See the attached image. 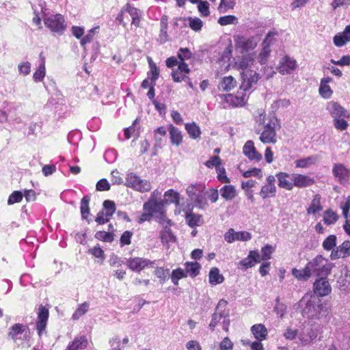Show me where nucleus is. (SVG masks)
Wrapping results in <instances>:
<instances>
[{
	"mask_svg": "<svg viewBox=\"0 0 350 350\" xmlns=\"http://www.w3.org/2000/svg\"><path fill=\"white\" fill-rule=\"evenodd\" d=\"M256 124L262 127L260 140L263 144H275L277 142L276 131L280 128L278 118L273 115L267 116L264 111L258 112L256 116Z\"/></svg>",
	"mask_w": 350,
	"mask_h": 350,
	"instance_id": "obj_1",
	"label": "nucleus"
},
{
	"mask_svg": "<svg viewBox=\"0 0 350 350\" xmlns=\"http://www.w3.org/2000/svg\"><path fill=\"white\" fill-rule=\"evenodd\" d=\"M254 62V59L252 54L238 57L235 61L236 66L243 70L241 89L244 91L249 90L260 79L259 74L248 69L252 67Z\"/></svg>",
	"mask_w": 350,
	"mask_h": 350,
	"instance_id": "obj_2",
	"label": "nucleus"
},
{
	"mask_svg": "<svg viewBox=\"0 0 350 350\" xmlns=\"http://www.w3.org/2000/svg\"><path fill=\"white\" fill-rule=\"evenodd\" d=\"M302 309V315L310 319H319L326 315L324 305L320 300L302 298L299 302Z\"/></svg>",
	"mask_w": 350,
	"mask_h": 350,
	"instance_id": "obj_3",
	"label": "nucleus"
},
{
	"mask_svg": "<svg viewBox=\"0 0 350 350\" xmlns=\"http://www.w3.org/2000/svg\"><path fill=\"white\" fill-rule=\"evenodd\" d=\"M43 22L46 28L58 35H62L67 27L65 18L61 14H45Z\"/></svg>",
	"mask_w": 350,
	"mask_h": 350,
	"instance_id": "obj_4",
	"label": "nucleus"
},
{
	"mask_svg": "<svg viewBox=\"0 0 350 350\" xmlns=\"http://www.w3.org/2000/svg\"><path fill=\"white\" fill-rule=\"evenodd\" d=\"M243 90L239 89L236 95L220 94L218 95L224 108L243 106L246 103L247 96Z\"/></svg>",
	"mask_w": 350,
	"mask_h": 350,
	"instance_id": "obj_5",
	"label": "nucleus"
},
{
	"mask_svg": "<svg viewBox=\"0 0 350 350\" xmlns=\"http://www.w3.org/2000/svg\"><path fill=\"white\" fill-rule=\"evenodd\" d=\"M312 274L321 278L326 277L331 271L333 265L328 262L322 256H317L308 263Z\"/></svg>",
	"mask_w": 350,
	"mask_h": 350,
	"instance_id": "obj_6",
	"label": "nucleus"
},
{
	"mask_svg": "<svg viewBox=\"0 0 350 350\" xmlns=\"http://www.w3.org/2000/svg\"><path fill=\"white\" fill-rule=\"evenodd\" d=\"M125 185L142 193L148 192L152 188L150 181L141 179L139 176L133 172L126 174Z\"/></svg>",
	"mask_w": 350,
	"mask_h": 350,
	"instance_id": "obj_7",
	"label": "nucleus"
},
{
	"mask_svg": "<svg viewBox=\"0 0 350 350\" xmlns=\"http://www.w3.org/2000/svg\"><path fill=\"white\" fill-rule=\"evenodd\" d=\"M126 265L133 271L139 273L147 267H152L154 265V261L147 258L134 257L127 259Z\"/></svg>",
	"mask_w": 350,
	"mask_h": 350,
	"instance_id": "obj_8",
	"label": "nucleus"
},
{
	"mask_svg": "<svg viewBox=\"0 0 350 350\" xmlns=\"http://www.w3.org/2000/svg\"><path fill=\"white\" fill-rule=\"evenodd\" d=\"M224 240L228 243L236 241H247L252 239V234L247 231L236 232L233 228H230L224 235Z\"/></svg>",
	"mask_w": 350,
	"mask_h": 350,
	"instance_id": "obj_9",
	"label": "nucleus"
},
{
	"mask_svg": "<svg viewBox=\"0 0 350 350\" xmlns=\"http://www.w3.org/2000/svg\"><path fill=\"white\" fill-rule=\"evenodd\" d=\"M332 173L342 185L347 184L350 180V170L344 164H334L332 168Z\"/></svg>",
	"mask_w": 350,
	"mask_h": 350,
	"instance_id": "obj_10",
	"label": "nucleus"
},
{
	"mask_svg": "<svg viewBox=\"0 0 350 350\" xmlns=\"http://www.w3.org/2000/svg\"><path fill=\"white\" fill-rule=\"evenodd\" d=\"M296 68V61L288 56H284L280 60L277 70L282 75H289L291 74Z\"/></svg>",
	"mask_w": 350,
	"mask_h": 350,
	"instance_id": "obj_11",
	"label": "nucleus"
},
{
	"mask_svg": "<svg viewBox=\"0 0 350 350\" xmlns=\"http://www.w3.org/2000/svg\"><path fill=\"white\" fill-rule=\"evenodd\" d=\"M292 180L293 189L294 187L300 189L308 187L314 185L315 183L314 178L310 176L298 173H293Z\"/></svg>",
	"mask_w": 350,
	"mask_h": 350,
	"instance_id": "obj_12",
	"label": "nucleus"
},
{
	"mask_svg": "<svg viewBox=\"0 0 350 350\" xmlns=\"http://www.w3.org/2000/svg\"><path fill=\"white\" fill-rule=\"evenodd\" d=\"M275 182V177L273 175H269L267 178L266 183L262 187L260 191V195L263 199L275 196L276 192Z\"/></svg>",
	"mask_w": 350,
	"mask_h": 350,
	"instance_id": "obj_13",
	"label": "nucleus"
},
{
	"mask_svg": "<svg viewBox=\"0 0 350 350\" xmlns=\"http://www.w3.org/2000/svg\"><path fill=\"white\" fill-rule=\"evenodd\" d=\"M243 152L248 159L256 162H259L262 158V154L257 151L252 140L245 142L243 147Z\"/></svg>",
	"mask_w": 350,
	"mask_h": 350,
	"instance_id": "obj_14",
	"label": "nucleus"
},
{
	"mask_svg": "<svg viewBox=\"0 0 350 350\" xmlns=\"http://www.w3.org/2000/svg\"><path fill=\"white\" fill-rule=\"evenodd\" d=\"M49 310L44 307L43 306H40L38 312V321L36 323V329L38 330V334L40 336H41L42 332L45 330L47 321L49 319Z\"/></svg>",
	"mask_w": 350,
	"mask_h": 350,
	"instance_id": "obj_15",
	"label": "nucleus"
},
{
	"mask_svg": "<svg viewBox=\"0 0 350 350\" xmlns=\"http://www.w3.org/2000/svg\"><path fill=\"white\" fill-rule=\"evenodd\" d=\"M326 109L334 119L338 118H348V112L337 102L330 101L327 104Z\"/></svg>",
	"mask_w": 350,
	"mask_h": 350,
	"instance_id": "obj_16",
	"label": "nucleus"
},
{
	"mask_svg": "<svg viewBox=\"0 0 350 350\" xmlns=\"http://www.w3.org/2000/svg\"><path fill=\"white\" fill-rule=\"evenodd\" d=\"M332 288L325 277H322L314 283V292L318 296L324 297L331 293Z\"/></svg>",
	"mask_w": 350,
	"mask_h": 350,
	"instance_id": "obj_17",
	"label": "nucleus"
},
{
	"mask_svg": "<svg viewBox=\"0 0 350 350\" xmlns=\"http://www.w3.org/2000/svg\"><path fill=\"white\" fill-rule=\"evenodd\" d=\"M350 256V241H345L342 244L336 246L334 250L330 254L332 260L344 258Z\"/></svg>",
	"mask_w": 350,
	"mask_h": 350,
	"instance_id": "obj_18",
	"label": "nucleus"
},
{
	"mask_svg": "<svg viewBox=\"0 0 350 350\" xmlns=\"http://www.w3.org/2000/svg\"><path fill=\"white\" fill-rule=\"evenodd\" d=\"M260 254L258 251H250L248 256L239 262V267L245 271L248 268L252 267L255 263L260 262Z\"/></svg>",
	"mask_w": 350,
	"mask_h": 350,
	"instance_id": "obj_19",
	"label": "nucleus"
},
{
	"mask_svg": "<svg viewBox=\"0 0 350 350\" xmlns=\"http://www.w3.org/2000/svg\"><path fill=\"white\" fill-rule=\"evenodd\" d=\"M274 176L278 179V185L279 187L287 191L293 190V173L288 174L287 172H280Z\"/></svg>",
	"mask_w": 350,
	"mask_h": 350,
	"instance_id": "obj_20",
	"label": "nucleus"
},
{
	"mask_svg": "<svg viewBox=\"0 0 350 350\" xmlns=\"http://www.w3.org/2000/svg\"><path fill=\"white\" fill-rule=\"evenodd\" d=\"M227 302L224 300H220L216 308V312L212 315L211 321L209 323L210 329L213 331L224 317V308L226 306Z\"/></svg>",
	"mask_w": 350,
	"mask_h": 350,
	"instance_id": "obj_21",
	"label": "nucleus"
},
{
	"mask_svg": "<svg viewBox=\"0 0 350 350\" xmlns=\"http://www.w3.org/2000/svg\"><path fill=\"white\" fill-rule=\"evenodd\" d=\"M317 337V332L313 328L304 329L298 336L300 344L304 346L309 345Z\"/></svg>",
	"mask_w": 350,
	"mask_h": 350,
	"instance_id": "obj_22",
	"label": "nucleus"
},
{
	"mask_svg": "<svg viewBox=\"0 0 350 350\" xmlns=\"http://www.w3.org/2000/svg\"><path fill=\"white\" fill-rule=\"evenodd\" d=\"M236 44L237 46L247 51L254 49L257 45V42L254 37L246 38L239 36L236 39Z\"/></svg>",
	"mask_w": 350,
	"mask_h": 350,
	"instance_id": "obj_23",
	"label": "nucleus"
},
{
	"mask_svg": "<svg viewBox=\"0 0 350 350\" xmlns=\"http://www.w3.org/2000/svg\"><path fill=\"white\" fill-rule=\"evenodd\" d=\"M165 206V200H161L157 201L153 199L149 200L144 204V209L145 211L150 213L152 215L155 213L161 211L163 207Z\"/></svg>",
	"mask_w": 350,
	"mask_h": 350,
	"instance_id": "obj_24",
	"label": "nucleus"
},
{
	"mask_svg": "<svg viewBox=\"0 0 350 350\" xmlns=\"http://www.w3.org/2000/svg\"><path fill=\"white\" fill-rule=\"evenodd\" d=\"M322 210L321 196L319 194H316L313 196L310 205L307 208V213L308 215H315Z\"/></svg>",
	"mask_w": 350,
	"mask_h": 350,
	"instance_id": "obj_25",
	"label": "nucleus"
},
{
	"mask_svg": "<svg viewBox=\"0 0 350 350\" xmlns=\"http://www.w3.org/2000/svg\"><path fill=\"white\" fill-rule=\"evenodd\" d=\"M332 81V79L330 77L323 78L321 80L319 91L320 95L324 98H329L332 95L333 92L328 85Z\"/></svg>",
	"mask_w": 350,
	"mask_h": 350,
	"instance_id": "obj_26",
	"label": "nucleus"
},
{
	"mask_svg": "<svg viewBox=\"0 0 350 350\" xmlns=\"http://www.w3.org/2000/svg\"><path fill=\"white\" fill-rule=\"evenodd\" d=\"M237 86V81L232 76L224 77L218 85L219 90L228 92Z\"/></svg>",
	"mask_w": 350,
	"mask_h": 350,
	"instance_id": "obj_27",
	"label": "nucleus"
},
{
	"mask_svg": "<svg viewBox=\"0 0 350 350\" xmlns=\"http://www.w3.org/2000/svg\"><path fill=\"white\" fill-rule=\"evenodd\" d=\"M251 331L255 338L258 340H263L267 336V329L262 324H256L251 327Z\"/></svg>",
	"mask_w": 350,
	"mask_h": 350,
	"instance_id": "obj_28",
	"label": "nucleus"
},
{
	"mask_svg": "<svg viewBox=\"0 0 350 350\" xmlns=\"http://www.w3.org/2000/svg\"><path fill=\"white\" fill-rule=\"evenodd\" d=\"M160 237L163 245L169 246L170 243L176 241V237L169 227H164L160 232Z\"/></svg>",
	"mask_w": 350,
	"mask_h": 350,
	"instance_id": "obj_29",
	"label": "nucleus"
},
{
	"mask_svg": "<svg viewBox=\"0 0 350 350\" xmlns=\"http://www.w3.org/2000/svg\"><path fill=\"white\" fill-rule=\"evenodd\" d=\"M204 189V186L202 184L196 183L189 185L187 189L186 192L188 197L191 199V200H193V199L200 193L203 192Z\"/></svg>",
	"mask_w": 350,
	"mask_h": 350,
	"instance_id": "obj_30",
	"label": "nucleus"
},
{
	"mask_svg": "<svg viewBox=\"0 0 350 350\" xmlns=\"http://www.w3.org/2000/svg\"><path fill=\"white\" fill-rule=\"evenodd\" d=\"M88 340L85 336H79L75 338L70 342L66 350H81L87 347Z\"/></svg>",
	"mask_w": 350,
	"mask_h": 350,
	"instance_id": "obj_31",
	"label": "nucleus"
},
{
	"mask_svg": "<svg viewBox=\"0 0 350 350\" xmlns=\"http://www.w3.org/2000/svg\"><path fill=\"white\" fill-rule=\"evenodd\" d=\"M292 274L295 278L299 280H307L312 275L308 264L302 269L293 268L292 269Z\"/></svg>",
	"mask_w": 350,
	"mask_h": 350,
	"instance_id": "obj_32",
	"label": "nucleus"
},
{
	"mask_svg": "<svg viewBox=\"0 0 350 350\" xmlns=\"http://www.w3.org/2000/svg\"><path fill=\"white\" fill-rule=\"evenodd\" d=\"M169 134L170 137L171 143L173 145L178 146L181 144L183 142V135L180 131L173 126H170L169 129Z\"/></svg>",
	"mask_w": 350,
	"mask_h": 350,
	"instance_id": "obj_33",
	"label": "nucleus"
},
{
	"mask_svg": "<svg viewBox=\"0 0 350 350\" xmlns=\"http://www.w3.org/2000/svg\"><path fill=\"white\" fill-rule=\"evenodd\" d=\"M219 192L221 196L226 200H232L237 194L235 187L231 185H224Z\"/></svg>",
	"mask_w": 350,
	"mask_h": 350,
	"instance_id": "obj_34",
	"label": "nucleus"
},
{
	"mask_svg": "<svg viewBox=\"0 0 350 350\" xmlns=\"http://www.w3.org/2000/svg\"><path fill=\"white\" fill-rule=\"evenodd\" d=\"M125 12H127L132 18V25L136 27L139 25L140 23V12L138 9L131 6L129 3H127L124 6Z\"/></svg>",
	"mask_w": 350,
	"mask_h": 350,
	"instance_id": "obj_35",
	"label": "nucleus"
},
{
	"mask_svg": "<svg viewBox=\"0 0 350 350\" xmlns=\"http://www.w3.org/2000/svg\"><path fill=\"white\" fill-rule=\"evenodd\" d=\"M185 126V130L191 138L196 139L200 137L202 133L201 129L196 122L186 123Z\"/></svg>",
	"mask_w": 350,
	"mask_h": 350,
	"instance_id": "obj_36",
	"label": "nucleus"
},
{
	"mask_svg": "<svg viewBox=\"0 0 350 350\" xmlns=\"http://www.w3.org/2000/svg\"><path fill=\"white\" fill-rule=\"evenodd\" d=\"M208 280L211 284L217 285L222 283L224 280V278L220 274L218 268L213 267L209 271Z\"/></svg>",
	"mask_w": 350,
	"mask_h": 350,
	"instance_id": "obj_37",
	"label": "nucleus"
},
{
	"mask_svg": "<svg viewBox=\"0 0 350 350\" xmlns=\"http://www.w3.org/2000/svg\"><path fill=\"white\" fill-rule=\"evenodd\" d=\"M317 161V157L316 156H310L296 160L295 161V165L297 168H306L314 165Z\"/></svg>",
	"mask_w": 350,
	"mask_h": 350,
	"instance_id": "obj_38",
	"label": "nucleus"
},
{
	"mask_svg": "<svg viewBox=\"0 0 350 350\" xmlns=\"http://www.w3.org/2000/svg\"><path fill=\"white\" fill-rule=\"evenodd\" d=\"M185 272H186L187 275L188 274L189 276L194 278L199 274L201 266L198 262H187L185 264Z\"/></svg>",
	"mask_w": 350,
	"mask_h": 350,
	"instance_id": "obj_39",
	"label": "nucleus"
},
{
	"mask_svg": "<svg viewBox=\"0 0 350 350\" xmlns=\"http://www.w3.org/2000/svg\"><path fill=\"white\" fill-rule=\"evenodd\" d=\"M338 214L332 209H327L323 213V221L325 224L329 226L335 224L338 219Z\"/></svg>",
	"mask_w": 350,
	"mask_h": 350,
	"instance_id": "obj_40",
	"label": "nucleus"
},
{
	"mask_svg": "<svg viewBox=\"0 0 350 350\" xmlns=\"http://www.w3.org/2000/svg\"><path fill=\"white\" fill-rule=\"evenodd\" d=\"M336 236L330 234L323 241L322 247L325 250L332 252L336 247Z\"/></svg>",
	"mask_w": 350,
	"mask_h": 350,
	"instance_id": "obj_41",
	"label": "nucleus"
},
{
	"mask_svg": "<svg viewBox=\"0 0 350 350\" xmlns=\"http://www.w3.org/2000/svg\"><path fill=\"white\" fill-rule=\"evenodd\" d=\"M90 304L88 301H85L78 306L75 312L72 314V318L73 320H78L82 316L88 312L89 310Z\"/></svg>",
	"mask_w": 350,
	"mask_h": 350,
	"instance_id": "obj_42",
	"label": "nucleus"
},
{
	"mask_svg": "<svg viewBox=\"0 0 350 350\" xmlns=\"http://www.w3.org/2000/svg\"><path fill=\"white\" fill-rule=\"evenodd\" d=\"M186 221L189 226L193 228L200 226L203 220L200 215L189 213L186 215Z\"/></svg>",
	"mask_w": 350,
	"mask_h": 350,
	"instance_id": "obj_43",
	"label": "nucleus"
},
{
	"mask_svg": "<svg viewBox=\"0 0 350 350\" xmlns=\"http://www.w3.org/2000/svg\"><path fill=\"white\" fill-rule=\"evenodd\" d=\"M165 205L167 203L179 204V193L173 189H169L164 193Z\"/></svg>",
	"mask_w": 350,
	"mask_h": 350,
	"instance_id": "obj_44",
	"label": "nucleus"
},
{
	"mask_svg": "<svg viewBox=\"0 0 350 350\" xmlns=\"http://www.w3.org/2000/svg\"><path fill=\"white\" fill-rule=\"evenodd\" d=\"M217 23L221 26L237 25L238 23V18L234 15H226L219 17L217 19Z\"/></svg>",
	"mask_w": 350,
	"mask_h": 350,
	"instance_id": "obj_45",
	"label": "nucleus"
},
{
	"mask_svg": "<svg viewBox=\"0 0 350 350\" xmlns=\"http://www.w3.org/2000/svg\"><path fill=\"white\" fill-rule=\"evenodd\" d=\"M99 27L96 26L88 31V33L81 39L80 43L84 46L88 43H90L94 36L98 33Z\"/></svg>",
	"mask_w": 350,
	"mask_h": 350,
	"instance_id": "obj_46",
	"label": "nucleus"
},
{
	"mask_svg": "<svg viewBox=\"0 0 350 350\" xmlns=\"http://www.w3.org/2000/svg\"><path fill=\"white\" fill-rule=\"evenodd\" d=\"M235 2L234 1L221 0L217 10L220 14H224L233 10Z\"/></svg>",
	"mask_w": 350,
	"mask_h": 350,
	"instance_id": "obj_47",
	"label": "nucleus"
},
{
	"mask_svg": "<svg viewBox=\"0 0 350 350\" xmlns=\"http://www.w3.org/2000/svg\"><path fill=\"white\" fill-rule=\"evenodd\" d=\"M187 21L188 25L192 30L199 31L202 29L203 22L200 18L198 17H188Z\"/></svg>",
	"mask_w": 350,
	"mask_h": 350,
	"instance_id": "obj_48",
	"label": "nucleus"
},
{
	"mask_svg": "<svg viewBox=\"0 0 350 350\" xmlns=\"http://www.w3.org/2000/svg\"><path fill=\"white\" fill-rule=\"evenodd\" d=\"M187 277V273L185 270H183L180 268H178L174 269L172 272L171 280L174 284L178 285V280Z\"/></svg>",
	"mask_w": 350,
	"mask_h": 350,
	"instance_id": "obj_49",
	"label": "nucleus"
},
{
	"mask_svg": "<svg viewBox=\"0 0 350 350\" xmlns=\"http://www.w3.org/2000/svg\"><path fill=\"white\" fill-rule=\"evenodd\" d=\"M46 75V67L43 64H39L33 75V81L36 83L41 82Z\"/></svg>",
	"mask_w": 350,
	"mask_h": 350,
	"instance_id": "obj_50",
	"label": "nucleus"
},
{
	"mask_svg": "<svg viewBox=\"0 0 350 350\" xmlns=\"http://www.w3.org/2000/svg\"><path fill=\"white\" fill-rule=\"evenodd\" d=\"M275 251V247L271 245H266L261 249V257L260 256V260H267L271 257V254Z\"/></svg>",
	"mask_w": 350,
	"mask_h": 350,
	"instance_id": "obj_51",
	"label": "nucleus"
},
{
	"mask_svg": "<svg viewBox=\"0 0 350 350\" xmlns=\"http://www.w3.org/2000/svg\"><path fill=\"white\" fill-rule=\"evenodd\" d=\"M90 198L88 196H85L82 198L81 201V217L84 219L87 218L88 215L90 213V208H89V202H90Z\"/></svg>",
	"mask_w": 350,
	"mask_h": 350,
	"instance_id": "obj_52",
	"label": "nucleus"
},
{
	"mask_svg": "<svg viewBox=\"0 0 350 350\" xmlns=\"http://www.w3.org/2000/svg\"><path fill=\"white\" fill-rule=\"evenodd\" d=\"M263 44V48L258 55V59L260 64H264L267 62L271 52L269 46L265 44V42H264Z\"/></svg>",
	"mask_w": 350,
	"mask_h": 350,
	"instance_id": "obj_53",
	"label": "nucleus"
},
{
	"mask_svg": "<svg viewBox=\"0 0 350 350\" xmlns=\"http://www.w3.org/2000/svg\"><path fill=\"white\" fill-rule=\"evenodd\" d=\"M210 4L206 1L198 2V10L202 16L206 17L210 14Z\"/></svg>",
	"mask_w": 350,
	"mask_h": 350,
	"instance_id": "obj_54",
	"label": "nucleus"
},
{
	"mask_svg": "<svg viewBox=\"0 0 350 350\" xmlns=\"http://www.w3.org/2000/svg\"><path fill=\"white\" fill-rule=\"evenodd\" d=\"M193 201L195 204L200 208H204L208 205L206 193H204V191L200 193V195L197 196Z\"/></svg>",
	"mask_w": 350,
	"mask_h": 350,
	"instance_id": "obj_55",
	"label": "nucleus"
},
{
	"mask_svg": "<svg viewBox=\"0 0 350 350\" xmlns=\"http://www.w3.org/2000/svg\"><path fill=\"white\" fill-rule=\"evenodd\" d=\"M243 176L245 178H250L255 176L261 179L262 178V170L260 168L254 167L243 172Z\"/></svg>",
	"mask_w": 350,
	"mask_h": 350,
	"instance_id": "obj_56",
	"label": "nucleus"
},
{
	"mask_svg": "<svg viewBox=\"0 0 350 350\" xmlns=\"http://www.w3.org/2000/svg\"><path fill=\"white\" fill-rule=\"evenodd\" d=\"M95 238L105 242L111 243L113 240V235L105 231H98L95 234Z\"/></svg>",
	"mask_w": 350,
	"mask_h": 350,
	"instance_id": "obj_57",
	"label": "nucleus"
},
{
	"mask_svg": "<svg viewBox=\"0 0 350 350\" xmlns=\"http://www.w3.org/2000/svg\"><path fill=\"white\" fill-rule=\"evenodd\" d=\"M103 207L105 210V213H107V216L111 217L116 211L115 203L110 200H105L103 202Z\"/></svg>",
	"mask_w": 350,
	"mask_h": 350,
	"instance_id": "obj_58",
	"label": "nucleus"
},
{
	"mask_svg": "<svg viewBox=\"0 0 350 350\" xmlns=\"http://www.w3.org/2000/svg\"><path fill=\"white\" fill-rule=\"evenodd\" d=\"M204 165L208 168L216 167L217 169L221 165L220 158L218 156H213L204 163Z\"/></svg>",
	"mask_w": 350,
	"mask_h": 350,
	"instance_id": "obj_59",
	"label": "nucleus"
},
{
	"mask_svg": "<svg viewBox=\"0 0 350 350\" xmlns=\"http://www.w3.org/2000/svg\"><path fill=\"white\" fill-rule=\"evenodd\" d=\"M192 53L187 48H180L178 52V57L180 62H185L191 57Z\"/></svg>",
	"mask_w": 350,
	"mask_h": 350,
	"instance_id": "obj_60",
	"label": "nucleus"
},
{
	"mask_svg": "<svg viewBox=\"0 0 350 350\" xmlns=\"http://www.w3.org/2000/svg\"><path fill=\"white\" fill-rule=\"evenodd\" d=\"M148 76L150 79L151 83H155V81L159 77V70L157 65H152V67L150 68V71L148 72Z\"/></svg>",
	"mask_w": 350,
	"mask_h": 350,
	"instance_id": "obj_61",
	"label": "nucleus"
},
{
	"mask_svg": "<svg viewBox=\"0 0 350 350\" xmlns=\"http://www.w3.org/2000/svg\"><path fill=\"white\" fill-rule=\"evenodd\" d=\"M23 199V194L21 191H14L8 198V204H13L16 202H19Z\"/></svg>",
	"mask_w": 350,
	"mask_h": 350,
	"instance_id": "obj_62",
	"label": "nucleus"
},
{
	"mask_svg": "<svg viewBox=\"0 0 350 350\" xmlns=\"http://www.w3.org/2000/svg\"><path fill=\"white\" fill-rule=\"evenodd\" d=\"M344 118H338L334 120V125L336 129L340 131L347 129L348 123Z\"/></svg>",
	"mask_w": 350,
	"mask_h": 350,
	"instance_id": "obj_63",
	"label": "nucleus"
},
{
	"mask_svg": "<svg viewBox=\"0 0 350 350\" xmlns=\"http://www.w3.org/2000/svg\"><path fill=\"white\" fill-rule=\"evenodd\" d=\"M18 72L20 74L26 76L30 73L31 64L29 62H24L18 64Z\"/></svg>",
	"mask_w": 350,
	"mask_h": 350,
	"instance_id": "obj_64",
	"label": "nucleus"
}]
</instances>
